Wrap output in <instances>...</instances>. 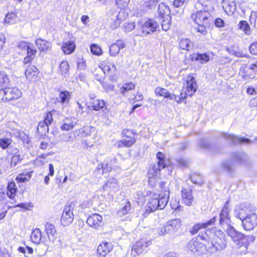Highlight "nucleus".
Segmentation results:
<instances>
[{
  "mask_svg": "<svg viewBox=\"0 0 257 257\" xmlns=\"http://www.w3.org/2000/svg\"><path fill=\"white\" fill-rule=\"evenodd\" d=\"M191 19L197 25L195 30L197 32L202 35H206L208 33V28L211 25L210 14L206 10H199L192 14Z\"/></svg>",
  "mask_w": 257,
  "mask_h": 257,
  "instance_id": "1",
  "label": "nucleus"
},
{
  "mask_svg": "<svg viewBox=\"0 0 257 257\" xmlns=\"http://www.w3.org/2000/svg\"><path fill=\"white\" fill-rule=\"evenodd\" d=\"M187 248L190 252L199 255L207 253L211 248L210 241L203 235H198L192 238L187 243Z\"/></svg>",
  "mask_w": 257,
  "mask_h": 257,
  "instance_id": "2",
  "label": "nucleus"
},
{
  "mask_svg": "<svg viewBox=\"0 0 257 257\" xmlns=\"http://www.w3.org/2000/svg\"><path fill=\"white\" fill-rule=\"evenodd\" d=\"M197 89L196 80L192 74L188 75L182 87L180 96H178V103L181 102L188 96H191L195 93Z\"/></svg>",
  "mask_w": 257,
  "mask_h": 257,
  "instance_id": "3",
  "label": "nucleus"
},
{
  "mask_svg": "<svg viewBox=\"0 0 257 257\" xmlns=\"http://www.w3.org/2000/svg\"><path fill=\"white\" fill-rule=\"evenodd\" d=\"M137 133L133 129H123L121 133L122 140L118 141L116 147L118 148H130L134 145L137 141Z\"/></svg>",
  "mask_w": 257,
  "mask_h": 257,
  "instance_id": "4",
  "label": "nucleus"
},
{
  "mask_svg": "<svg viewBox=\"0 0 257 257\" xmlns=\"http://www.w3.org/2000/svg\"><path fill=\"white\" fill-rule=\"evenodd\" d=\"M158 14L159 18L161 20L163 30L167 31L171 27V10L169 7L164 3L158 5Z\"/></svg>",
  "mask_w": 257,
  "mask_h": 257,
  "instance_id": "5",
  "label": "nucleus"
},
{
  "mask_svg": "<svg viewBox=\"0 0 257 257\" xmlns=\"http://www.w3.org/2000/svg\"><path fill=\"white\" fill-rule=\"evenodd\" d=\"M19 48H21L22 51L26 52L27 56L25 58L24 60V67L25 68V75L26 78L31 80L32 78V65L31 56L32 55V49L31 48L27 42H21L18 45Z\"/></svg>",
  "mask_w": 257,
  "mask_h": 257,
  "instance_id": "6",
  "label": "nucleus"
},
{
  "mask_svg": "<svg viewBox=\"0 0 257 257\" xmlns=\"http://www.w3.org/2000/svg\"><path fill=\"white\" fill-rule=\"evenodd\" d=\"M238 75L243 80L257 79V60L249 64H243L240 68Z\"/></svg>",
  "mask_w": 257,
  "mask_h": 257,
  "instance_id": "7",
  "label": "nucleus"
},
{
  "mask_svg": "<svg viewBox=\"0 0 257 257\" xmlns=\"http://www.w3.org/2000/svg\"><path fill=\"white\" fill-rule=\"evenodd\" d=\"M150 196L146 206L145 212L146 213L150 214L158 209H163L168 203L157 196L156 193H152Z\"/></svg>",
  "mask_w": 257,
  "mask_h": 257,
  "instance_id": "8",
  "label": "nucleus"
},
{
  "mask_svg": "<svg viewBox=\"0 0 257 257\" xmlns=\"http://www.w3.org/2000/svg\"><path fill=\"white\" fill-rule=\"evenodd\" d=\"M182 221L176 218L167 221L164 225L157 229L159 235H164L166 234L177 232L182 227Z\"/></svg>",
  "mask_w": 257,
  "mask_h": 257,
  "instance_id": "9",
  "label": "nucleus"
},
{
  "mask_svg": "<svg viewBox=\"0 0 257 257\" xmlns=\"http://www.w3.org/2000/svg\"><path fill=\"white\" fill-rule=\"evenodd\" d=\"M94 128L91 126H84L79 130V136L82 139V146L87 149L92 146L91 141L94 139Z\"/></svg>",
  "mask_w": 257,
  "mask_h": 257,
  "instance_id": "10",
  "label": "nucleus"
},
{
  "mask_svg": "<svg viewBox=\"0 0 257 257\" xmlns=\"http://www.w3.org/2000/svg\"><path fill=\"white\" fill-rule=\"evenodd\" d=\"M151 242L141 238L135 241L132 245L131 254L134 256L140 255L147 253L150 249Z\"/></svg>",
  "mask_w": 257,
  "mask_h": 257,
  "instance_id": "11",
  "label": "nucleus"
},
{
  "mask_svg": "<svg viewBox=\"0 0 257 257\" xmlns=\"http://www.w3.org/2000/svg\"><path fill=\"white\" fill-rule=\"evenodd\" d=\"M75 205V202H71L64 206L60 219V223L62 225L67 226L73 222L74 219L73 210Z\"/></svg>",
  "mask_w": 257,
  "mask_h": 257,
  "instance_id": "12",
  "label": "nucleus"
},
{
  "mask_svg": "<svg viewBox=\"0 0 257 257\" xmlns=\"http://www.w3.org/2000/svg\"><path fill=\"white\" fill-rule=\"evenodd\" d=\"M182 203L188 206H191L194 202L193 195V186L188 183H185L181 190Z\"/></svg>",
  "mask_w": 257,
  "mask_h": 257,
  "instance_id": "13",
  "label": "nucleus"
},
{
  "mask_svg": "<svg viewBox=\"0 0 257 257\" xmlns=\"http://www.w3.org/2000/svg\"><path fill=\"white\" fill-rule=\"evenodd\" d=\"M159 28L158 23L155 20L149 18L140 27V30L142 36H147L156 32Z\"/></svg>",
  "mask_w": 257,
  "mask_h": 257,
  "instance_id": "14",
  "label": "nucleus"
},
{
  "mask_svg": "<svg viewBox=\"0 0 257 257\" xmlns=\"http://www.w3.org/2000/svg\"><path fill=\"white\" fill-rule=\"evenodd\" d=\"M225 238V234L223 231L220 230L215 231L212 242H210L211 247H214L216 250L224 249L226 245Z\"/></svg>",
  "mask_w": 257,
  "mask_h": 257,
  "instance_id": "15",
  "label": "nucleus"
},
{
  "mask_svg": "<svg viewBox=\"0 0 257 257\" xmlns=\"http://www.w3.org/2000/svg\"><path fill=\"white\" fill-rule=\"evenodd\" d=\"M99 67L101 69L104 73L108 75L112 80L116 78L117 70L114 63L110 62L107 60H103L99 64Z\"/></svg>",
  "mask_w": 257,
  "mask_h": 257,
  "instance_id": "16",
  "label": "nucleus"
},
{
  "mask_svg": "<svg viewBox=\"0 0 257 257\" xmlns=\"http://www.w3.org/2000/svg\"><path fill=\"white\" fill-rule=\"evenodd\" d=\"M86 222L89 227L98 229L103 225V218L98 213H92L88 216Z\"/></svg>",
  "mask_w": 257,
  "mask_h": 257,
  "instance_id": "17",
  "label": "nucleus"
},
{
  "mask_svg": "<svg viewBox=\"0 0 257 257\" xmlns=\"http://www.w3.org/2000/svg\"><path fill=\"white\" fill-rule=\"evenodd\" d=\"M86 104L89 110L96 111H103L107 108L106 102L103 99H98L95 97H90V101Z\"/></svg>",
  "mask_w": 257,
  "mask_h": 257,
  "instance_id": "18",
  "label": "nucleus"
},
{
  "mask_svg": "<svg viewBox=\"0 0 257 257\" xmlns=\"http://www.w3.org/2000/svg\"><path fill=\"white\" fill-rule=\"evenodd\" d=\"M113 244L109 241H102L97 246L96 253L99 257H105L113 249Z\"/></svg>",
  "mask_w": 257,
  "mask_h": 257,
  "instance_id": "19",
  "label": "nucleus"
},
{
  "mask_svg": "<svg viewBox=\"0 0 257 257\" xmlns=\"http://www.w3.org/2000/svg\"><path fill=\"white\" fill-rule=\"evenodd\" d=\"M157 196L167 202L169 201L170 196V190L166 182L162 181L159 183V188L157 190Z\"/></svg>",
  "mask_w": 257,
  "mask_h": 257,
  "instance_id": "20",
  "label": "nucleus"
},
{
  "mask_svg": "<svg viewBox=\"0 0 257 257\" xmlns=\"http://www.w3.org/2000/svg\"><path fill=\"white\" fill-rule=\"evenodd\" d=\"M230 209L229 207V201H227L224 203L221 209L219 214V224L222 225L224 223H229L230 222L229 212Z\"/></svg>",
  "mask_w": 257,
  "mask_h": 257,
  "instance_id": "21",
  "label": "nucleus"
},
{
  "mask_svg": "<svg viewBox=\"0 0 257 257\" xmlns=\"http://www.w3.org/2000/svg\"><path fill=\"white\" fill-rule=\"evenodd\" d=\"M189 59L191 62H197L201 64L207 63L210 60V57L207 53H193L189 55Z\"/></svg>",
  "mask_w": 257,
  "mask_h": 257,
  "instance_id": "22",
  "label": "nucleus"
},
{
  "mask_svg": "<svg viewBox=\"0 0 257 257\" xmlns=\"http://www.w3.org/2000/svg\"><path fill=\"white\" fill-rule=\"evenodd\" d=\"M222 7L225 13L228 16H232L236 10L235 0H222Z\"/></svg>",
  "mask_w": 257,
  "mask_h": 257,
  "instance_id": "23",
  "label": "nucleus"
},
{
  "mask_svg": "<svg viewBox=\"0 0 257 257\" xmlns=\"http://www.w3.org/2000/svg\"><path fill=\"white\" fill-rule=\"evenodd\" d=\"M124 41L122 39L117 40L115 42L111 44L109 48V53L111 56L115 57L120 50L125 47Z\"/></svg>",
  "mask_w": 257,
  "mask_h": 257,
  "instance_id": "24",
  "label": "nucleus"
},
{
  "mask_svg": "<svg viewBox=\"0 0 257 257\" xmlns=\"http://www.w3.org/2000/svg\"><path fill=\"white\" fill-rule=\"evenodd\" d=\"M155 93L158 97H162L170 100L174 99L176 101L178 100V96L172 94L167 89L163 87H157L155 90Z\"/></svg>",
  "mask_w": 257,
  "mask_h": 257,
  "instance_id": "25",
  "label": "nucleus"
},
{
  "mask_svg": "<svg viewBox=\"0 0 257 257\" xmlns=\"http://www.w3.org/2000/svg\"><path fill=\"white\" fill-rule=\"evenodd\" d=\"M242 224L244 229L246 230H250L253 229L257 224L256 216L254 215L246 216L242 220Z\"/></svg>",
  "mask_w": 257,
  "mask_h": 257,
  "instance_id": "26",
  "label": "nucleus"
},
{
  "mask_svg": "<svg viewBox=\"0 0 257 257\" xmlns=\"http://www.w3.org/2000/svg\"><path fill=\"white\" fill-rule=\"evenodd\" d=\"M45 231L50 240L54 241L57 238V230L55 225L49 222L45 225Z\"/></svg>",
  "mask_w": 257,
  "mask_h": 257,
  "instance_id": "27",
  "label": "nucleus"
},
{
  "mask_svg": "<svg viewBox=\"0 0 257 257\" xmlns=\"http://www.w3.org/2000/svg\"><path fill=\"white\" fill-rule=\"evenodd\" d=\"M6 100L17 99L21 96V91L17 87H6Z\"/></svg>",
  "mask_w": 257,
  "mask_h": 257,
  "instance_id": "28",
  "label": "nucleus"
},
{
  "mask_svg": "<svg viewBox=\"0 0 257 257\" xmlns=\"http://www.w3.org/2000/svg\"><path fill=\"white\" fill-rule=\"evenodd\" d=\"M131 209L132 204L131 202L126 200L123 206L117 211V217L120 218L121 220H126V218L123 219L122 218L130 212Z\"/></svg>",
  "mask_w": 257,
  "mask_h": 257,
  "instance_id": "29",
  "label": "nucleus"
},
{
  "mask_svg": "<svg viewBox=\"0 0 257 257\" xmlns=\"http://www.w3.org/2000/svg\"><path fill=\"white\" fill-rule=\"evenodd\" d=\"M75 48V43L73 41H68L62 42L61 50L65 55H70L72 54L74 52Z\"/></svg>",
  "mask_w": 257,
  "mask_h": 257,
  "instance_id": "30",
  "label": "nucleus"
},
{
  "mask_svg": "<svg viewBox=\"0 0 257 257\" xmlns=\"http://www.w3.org/2000/svg\"><path fill=\"white\" fill-rule=\"evenodd\" d=\"M156 159L157 160V167L162 170L168 166L169 160L167 159L165 154L161 152H158L156 154Z\"/></svg>",
  "mask_w": 257,
  "mask_h": 257,
  "instance_id": "31",
  "label": "nucleus"
},
{
  "mask_svg": "<svg viewBox=\"0 0 257 257\" xmlns=\"http://www.w3.org/2000/svg\"><path fill=\"white\" fill-rule=\"evenodd\" d=\"M136 88V84L132 81L123 83L119 88V92L122 96H125L129 91H133Z\"/></svg>",
  "mask_w": 257,
  "mask_h": 257,
  "instance_id": "32",
  "label": "nucleus"
},
{
  "mask_svg": "<svg viewBox=\"0 0 257 257\" xmlns=\"http://www.w3.org/2000/svg\"><path fill=\"white\" fill-rule=\"evenodd\" d=\"M191 182L197 185L201 186L204 183L203 176L198 172H192L189 175Z\"/></svg>",
  "mask_w": 257,
  "mask_h": 257,
  "instance_id": "33",
  "label": "nucleus"
},
{
  "mask_svg": "<svg viewBox=\"0 0 257 257\" xmlns=\"http://www.w3.org/2000/svg\"><path fill=\"white\" fill-rule=\"evenodd\" d=\"M161 170V169L156 166L155 164H153L152 167L149 168L147 173L149 180L160 177Z\"/></svg>",
  "mask_w": 257,
  "mask_h": 257,
  "instance_id": "34",
  "label": "nucleus"
},
{
  "mask_svg": "<svg viewBox=\"0 0 257 257\" xmlns=\"http://www.w3.org/2000/svg\"><path fill=\"white\" fill-rule=\"evenodd\" d=\"M229 236L234 242L237 244H243L244 241L245 239V236L235 230H231L229 233Z\"/></svg>",
  "mask_w": 257,
  "mask_h": 257,
  "instance_id": "35",
  "label": "nucleus"
},
{
  "mask_svg": "<svg viewBox=\"0 0 257 257\" xmlns=\"http://www.w3.org/2000/svg\"><path fill=\"white\" fill-rule=\"evenodd\" d=\"M36 46L40 52H46L50 48V43L42 39H37L35 41Z\"/></svg>",
  "mask_w": 257,
  "mask_h": 257,
  "instance_id": "36",
  "label": "nucleus"
},
{
  "mask_svg": "<svg viewBox=\"0 0 257 257\" xmlns=\"http://www.w3.org/2000/svg\"><path fill=\"white\" fill-rule=\"evenodd\" d=\"M76 124V122L71 118H66L63 123L60 126V129L62 131H69L72 130Z\"/></svg>",
  "mask_w": 257,
  "mask_h": 257,
  "instance_id": "37",
  "label": "nucleus"
},
{
  "mask_svg": "<svg viewBox=\"0 0 257 257\" xmlns=\"http://www.w3.org/2000/svg\"><path fill=\"white\" fill-rule=\"evenodd\" d=\"M71 98V93L69 91L65 90L60 91L59 93L58 101L62 103H68Z\"/></svg>",
  "mask_w": 257,
  "mask_h": 257,
  "instance_id": "38",
  "label": "nucleus"
},
{
  "mask_svg": "<svg viewBox=\"0 0 257 257\" xmlns=\"http://www.w3.org/2000/svg\"><path fill=\"white\" fill-rule=\"evenodd\" d=\"M237 27L239 30L247 35H249L251 33L250 27L248 22L245 20L240 21L237 25Z\"/></svg>",
  "mask_w": 257,
  "mask_h": 257,
  "instance_id": "39",
  "label": "nucleus"
},
{
  "mask_svg": "<svg viewBox=\"0 0 257 257\" xmlns=\"http://www.w3.org/2000/svg\"><path fill=\"white\" fill-rule=\"evenodd\" d=\"M192 43L190 39L182 38L179 42L178 48L182 50L189 51Z\"/></svg>",
  "mask_w": 257,
  "mask_h": 257,
  "instance_id": "40",
  "label": "nucleus"
},
{
  "mask_svg": "<svg viewBox=\"0 0 257 257\" xmlns=\"http://www.w3.org/2000/svg\"><path fill=\"white\" fill-rule=\"evenodd\" d=\"M113 169V167L109 163L104 164L103 163L98 165L96 170L97 171L102 170V174L109 173Z\"/></svg>",
  "mask_w": 257,
  "mask_h": 257,
  "instance_id": "41",
  "label": "nucleus"
},
{
  "mask_svg": "<svg viewBox=\"0 0 257 257\" xmlns=\"http://www.w3.org/2000/svg\"><path fill=\"white\" fill-rule=\"evenodd\" d=\"M17 188L15 183L14 182H10L8 184L7 187V195L11 199L14 198Z\"/></svg>",
  "mask_w": 257,
  "mask_h": 257,
  "instance_id": "42",
  "label": "nucleus"
},
{
  "mask_svg": "<svg viewBox=\"0 0 257 257\" xmlns=\"http://www.w3.org/2000/svg\"><path fill=\"white\" fill-rule=\"evenodd\" d=\"M49 126L45 122L40 121L37 126V133L42 136L45 135L49 132Z\"/></svg>",
  "mask_w": 257,
  "mask_h": 257,
  "instance_id": "43",
  "label": "nucleus"
},
{
  "mask_svg": "<svg viewBox=\"0 0 257 257\" xmlns=\"http://www.w3.org/2000/svg\"><path fill=\"white\" fill-rule=\"evenodd\" d=\"M69 68L70 66L68 61L63 60L59 66L58 71L61 75H65L69 72Z\"/></svg>",
  "mask_w": 257,
  "mask_h": 257,
  "instance_id": "44",
  "label": "nucleus"
},
{
  "mask_svg": "<svg viewBox=\"0 0 257 257\" xmlns=\"http://www.w3.org/2000/svg\"><path fill=\"white\" fill-rule=\"evenodd\" d=\"M158 0H148L144 4V8L146 10H152L155 9L158 3Z\"/></svg>",
  "mask_w": 257,
  "mask_h": 257,
  "instance_id": "45",
  "label": "nucleus"
},
{
  "mask_svg": "<svg viewBox=\"0 0 257 257\" xmlns=\"http://www.w3.org/2000/svg\"><path fill=\"white\" fill-rule=\"evenodd\" d=\"M56 111L55 109H52L50 111H47L44 116L43 120L42 121L45 122L46 124L50 125L53 120V114Z\"/></svg>",
  "mask_w": 257,
  "mask_h": 257,
  "instance_id": "46",
  "label": "nucleus"
},
{
  "mask_svg": "<svg viewBox=\"0 0 257 257\" xmlns=\"http://www.w3.org/2000/svg\"><path fill=\"white\" fill-rule=\"evenodd\" d=\"M42 240V233L38 228L33 229V243L38 244Z\"/></svg>",
  "mask_w": 257,
  "mask_h": 257,
  "instance_id": "47",
  "label": "nucleus"
},
{
  "mask_svg": "<svg viewBox=\"0 0 257 257\" xmlns=\"http://www.w3.org/2000/svg\"><path fill=\"white\" fill-rule=\"evenodd\" d=\"M9 83V78L7 74L4 72H0V87H6Z\"/></svg>",
  "mask_w": 257,
  "mask_h": 257,
  "instance_id": "48",
  "label": "nucleus"
},
{
  "mask_svg": "<svg viewBox=\"0 0 257 257\" xmlns=\"http://www.w3.org/2000/svg\"><path fill=\"white\" fill-rule=\"evenodd\" d=\"M137 194V199L138 200V202H139L140 201H144L145 200V197L146 196H151L152 194V192L148 190L146 192V194H145V192L142 190L138 191L136 193Z\"/></svg>",
  "mask_w": 257,
  "mask_h": 257,
  "instance_id": "49",
  "label": "nucleus"
},
{
  "mask_svg": "<svg viewBox=\"0 0 257 257\" xmlns=\"http://www.w3.org/2000/svg\"><path fill=\"white\" fill-rule=\"evenodd\" d=\"M206 228L203 223H196L191 228L189 232L192 235L197 234L202 229Z\"/></svg>",
  "mask_w": 257,
  "mask_h": 257,
  "instance_id": "50",
  "label": "nucleus"
},
{
  "mask_svg": "<svg viewBox=\"0 0 257 257\" xmlns=\"http://www.w3.org/2000/svg\"><path fill=\"white\" fill-rule=\"evenodd\" d=\"M91 52L94 55L100 56L103 54L101 48L97 44H92L90 47Z\"/></svg>",
  "mask_w": 257,
  "mask_h": 257,
  "instance_id": "51",
  "label": "nucleus"
},
{
  "mask_svg": "<svg viewBox=\"0 0 257 257\" xmlns=\"http://www.w3.org/2000/svg\"><path fill=\"white\" fill-rule=\"evenodd\" d=\"M190 0H173L172 5L174 8H180L188 5Z\"/></svg>",
  "mask_w": 257,
  "mask_h": 257,
  "instance_id": "52",
  "label": "nucleus"
},
{
  "mask_svg": "<svg viewBox=\"0 0 257 257\" xmlns=\"http://www.w3.org/2000/svg\"><path fill=\"white\" fill-rule=\"evenodd\" d=\"M31 172H29L26 174L23 173L19 174L16 178L17 181L19 182H25L27 181L31 178Z\"/></svg>",
  "mask_w": 257,
  "mask_h": 257,
  "instance_id": "53",
  "label": "nucleus"
},
{
  "mask_svg": "<svg viewBox=\"0 0 257 257\" xmlns=\"http://www.w3.org/2000/svg\"><path fill=\"white\" fill-rule=\"evenodd\" d=\"M12 140L10 138H1L0 139V147L3 149H6L12 143Z\"/></svg>",
  "mask_w": 257,
  "mask_h": 257,
  "instance_id": "54",
  "label": "nucleus"
},
{
  "mask_svg": "<svg viewBox=\"0 0 257 257\" xmlns=\"http://www.w3.org/2000/svg\"><path fill=\"white\" fill-rule=\"evenodd\" d=\"M5 22L8 24H13L16 21V16L14 13H8L5 17Z\"/></svg>",
  "mask_w": 257,
  "mask_h": 257,
  "instance_id": "55",
  "label": "nucleus"
},
{
  "mask_svg": "<svg viewBox=\"0 0 257 257\" xmlns=\"http://www.w3.org/2000/svg\"><path fill=\"white\" fill-rule=\"evenodd\" d=\"M249 52L252 55L257 56V41L251 43L248 48Z\"/></svg>",
  "mask_w": 257,
  "mask_h": 257,
  "instance_id": "56",
  "label": "nucleus"
},
{
  "mask_svg": "<svg viewBox=\"0 0 257 257\" xmlns=\"http://www.w3.org/2000/svg\"><path fill=\"white\" fill-rule=\"evenodd\" d=\"M248 106L250 108L257 110V96L250 98L248 101Z\"/></svg>",
  "mask_w": 257,
  "mask_h": 257,
  "instance_id": "57",
  "label": "nucleus"
},
{
  "mask_svg": "<svg viewBox=\"0 0 257 257\" xmlns=\"http://www.w3.org/2000/svg\"><path fill=\"white\" fill-rule=\"evenodd\" d=\"M136 27L135 22H128L124 25V29L125 31L130 32L133 30Z\"/></svg>",
  "mask_w": 257,
  "mask_h": 257,
  "instance_id": "58",
  "label": "nucleus"
},
{
  "mask_svg": "<svg viewBox=\"0 0 257 257\" xmlns=\"http://www.w3.org/2000/svg\"><path fill=\"white\" fill-rule=\"evenodd\" d=\"M170 206L171 208L173 210H177V209L180 208L181 206L180 205L179 201L177 200L175 198H172L170 203Z\"/></svg>",
  "mask_w": 257,
  "mask_h": 257,
  "instance_id": "59",
  "label": "nucleus"
},
{
  "mask_svg": "<svg viewBox=\"0 0 257 257\" xmlns=\"http://www.w3.org/2000/svg\"><path fill=\"white\" fill-rule=\"evenodd\" d=\"M130 0H115V5L119 9H122L126 7Z\"/></svg>",
  "mask_w": 257,
  "mask_h": 257,
  "instance_id": "60",
  "label": "nucleus"
},
{
  "mask_svg": "<svg viewBox=\"0 0 257 257\" xmlns=\"http://www.w3.org/2000/svg\"><path fill=\"white\" fill-rule=\"evenodd\" d=\"M251 141L249 139L245 138L244 137H237L234 145L239 144H248L250 143Z\"/></svg>",
  "mask_w": 257,
  "mask_h": 257,
  "instance_id": "61",
  "label": "nucleus"
},
{
  "mask_svg": "<svg viewBox=\"0 0 257 257\" xmlns=\"http://www.w3.org/2000/svg\"><path fill=\"white\" fill-rule=\"evenodd\" d=\"M222 136L225 139L230 140L234 145L237 138L236 136L225 133H223Z\"/></svg>",
  "mask_w": 257,
  "mask_h": 257,
  "instance_id": "62",
  "label": "nucleus"
},
{
  "mask_svg": "<svg viewBox=\"0 0 257 257\" xmlns=\"http://www.w3.org/2000/svg\"><path fill=\"white\" fill-rule=\"evenodd\" d=\"M93 205V202L92 199H89L84 200L81 204V206L82 209L89 208Z\"/></svg>",
  "mask_w": 257,
  "mask_h": 257,
  "instance_id": "63",
  "label": "nucleus"
},
{
  "mask_svg": "<svg viewBox=\"0 0 257 257\" xmlns=\"http://www.w3.org/2000/svg\"><path fill=\"white\" fill-rule=\"evenodd\" d=\"M214 25L217 28H222L225 26V23L222 19L217 18L214 20Z\"/></svg>",
  "mask_w": 257,
  "mask_h": 257,
  "instance_id": "64",
  "label": "nucleus"
}]
</instances>
